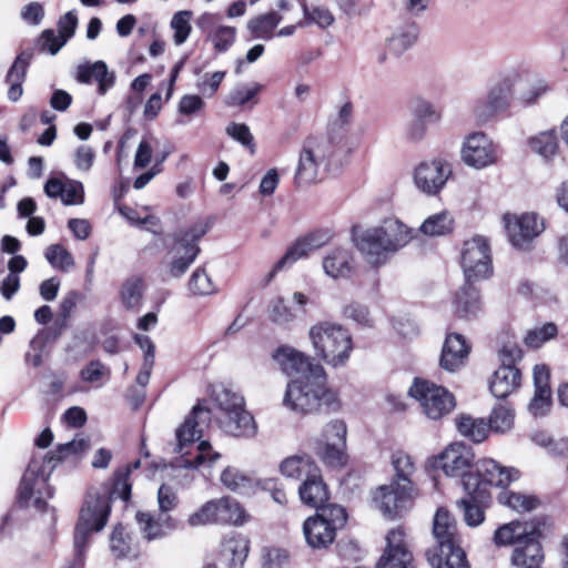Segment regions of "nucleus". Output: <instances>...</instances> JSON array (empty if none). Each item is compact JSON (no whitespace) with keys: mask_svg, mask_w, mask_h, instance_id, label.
Instances as JSON below:
<instances>
[{"mask_svg":"<svg viewBox=\"0 0 568 568\" xmlns=\"http://www.w3.org/2000/svg\"><path fill=\"white\" fill-rule=\"evenodd\" d=\"M454 229V217L448 211H442L428 216L420 225V232L428 236H442Z\"/></svg>","mask_w":568,"mask_h":568,"instance_id":"obj_41","label":"nucleus"},{"mask_svg":"<svg viewBox=\"0 0 568 568\" xmlns=\"http://www.w3.org/2000/svg\"><path fill=\"white\" fill-rule=\"evenodd\" d=\"M353 241L364 260L372 266H381L392 255L376 226L355 227Z\"/></svg>","mask_w":568,"mask_h":568,"instance_id":"obj_18","label":"nucleus"},{"mask_svg":"<svg viewBox=\"0 0 568 568\" xmlns=\"http://www.w3.org/2000/svg\"><path fill=\"white\" fill-rule=\"evenodd\" d=\"M455 307L460 317L475 315L480 310L479 294L476 287L467 282L456 295Z\"/></svg>","mask_w":568,"mask_h":568,"instance_id":"obj_40","label":"nucleus"},{"mask_svg":"<svg viewBox=\"0 0 568 568\" xmlns=\"http://www.w3.org/2000/svg\"><path fill=\"white\" fill-rule=\"evenodd\" d=\"M196 449H197V455L194 457V459L193 460H189V459L182 460L180 464L182 467L196 468L200 465L205 464V463H207L209 465H213L221 457V455L217 452L213 450L211 444L206 440L200 442L196 446Z\"/></svg>","mask_w":568,"mask_h":568,"instance_id":"obj_56","label":"nucleus"},{"mask_svg":"<svg viewBox=\"0 0 568 568\" xmlns=\"http://www.w3.org/2000/svg\"><path fill=\"white\" fill-rule=\"evenodd\" d=\"M460 265L468 283L484 280L491 275L490 246L481 235H476L464 242Z\"/></svg>","mask_w":568,"mask_h":568,"instance_id":"obj_12","label":"nucleus"},{"mask_svg":"<svg viewBox=\"0 0 568 568\" xmlns=\"http://www.w3.org/2000/svg\"><path fill=\"white\" fill-rule=\"evenodd\" d=\"M386 541V549L376 564V568H414L413 555L406 547L402 529H392Z\"/></svg>","mask_w":568,"mask_h":568,"instance_id":"obj_21","label":"nucleus"},{"mask_svg":"<svg viewBox=\"0 0 568 568\" xmlns=\"http://www.w3.org/2000/svg\"><path fill=\"white\" fill-rule=\"evenodd\" d=\"M475 494H468L469 497L457 500L456 506L463 514L465 524L469 527H477L485 520L483 508L476 503Z\"/></svg>","mask_w":568,"mask_h":568,"instance_id":"obj_48","label":"nucleus"},{"mask_svg":"<svg viewBox=\"0 0 568 568\" xmlns=\"http://www.w3.org/2000/svg\"><path fill=\"white\" fill-rule=\"evenodd\" d=\"M504 225L510 243L517 248H527L529 243L544 230V224L535 213L521 215L506 213Z\"/></svg>","mask_w":568,"mask_h":568,"instance_id":"obj_16","label":"nucleus"},{"mask_svg":"<svg viewBox=\"0 0 568 568\" xmlns=\"http://www.w3.org/2000/svg\"><path fill=\"white\" fill-rule=\"evenodd\" d=\"M231 422L239 426L237 432L226 433L234 437H253L256 435L257 426L253 416L245 409V406L239 412L230 414Z\"/></svg>","mask_w":568,"mask_h":568,"instance_id":"obj_50","label":"nucleus"},{"mask_svg":"<svg viewBox=\"0 0 568 568\" xmlns=\"http://www.w3.org/2000/svg\"><path fill=\"white\" fill-rule=\"evenodd\" d=\"M551 406V389L535 390L528 410L535 417L545 416Z\"/></svg>","mask_w":568,"mask_h":568,"instance_id":"obj_63","label":"nucleus"},{"mask_svg":"<svg viewBox=\"0 0 568 568\" xmlns=\"http://www.w3.org/2000/svg\"><path fill=\"white\" fill-rule=\"evenodd\" d=\"M457 432L473 443H483L489 434V425L483 418L460 414L455 419Z\"/></svg>","mask_w":568,"mask_h":568,"instance_id":"obj_38","label":"nucleus"},{"mask_svg":"<svg viewBox=\"0 0 568 568\" xmlns=\"http://www.w3.org/2000/svg\"><path fill=\"white\" fill-rule=\"evenodd\" d=\"M264 85L258 82L239 83L226 95L225 105L231 108H252L258 103V94Z\"/></svg>","mask_w":568,"mask_h":568,"instance_id":"obj_36","label":"nucleus"},{"mask_svg":"<svg viewBox=\"0 0 568 568\" xmlns=\"http://www.w3.org/2000/svg\"><path fill=\"white\" fill-rule=\"evenodd\" d=\"M498 500L518 513L531 511L539 505V500L535 496L513 490L501 491Z\"/></svg>","mask_w":568,"mask_h":568,"instance_id":"obj_44","label":"nucleus"},{"mask_svg":"<svg viewBox=\"0 0 568 568\" xmlns=\"http://www.w3.org/2000/svg\"><path fill=\"white\" fill-rule=\"evenodd\" d=\"M212 399L216 407L215 419L220 428L224 433L237 432L239 426L231 422L230 414L245 406L244 398L229 388L220 387L214 389Z\"/></svg>","mask_w":568,"mask_h":568,"instance_id":"obj_22","label":"nucleus"},{"mask_svg":"<svg viewBox=\"0 0 568 568\" xmlns=\"http://www.w3.org/2000/svg\"><path fill=\"white\" fill-rule=\"evenodd\" d=\"M392 464L395 469V477L392 481L414 489L412 477L415 473V465L412 457L404 452H396L392 456Z\"/></svg>","mask_w":568,"mask_h":568,"instance_id":"obj_42","label":"nucleus"},{"mask_svg":"<svg viewBox=\"0 0 568 568\" xmlns=\"http://www.w3.org/2000/svg\"><path fill=\"white\" fill-rule=\"evenodd\" d=\"M135 520L142 537L148 541H153L165 537L175 528L171 516L161 514L158 517L150 511H138Z\"/></svg>","mask_w":568,"mask_h":568,"instance_id":"obj_28","label":"nucleus"},{"mask_svg":"<svg viewBox=\"0 0 568 568\" xmlns=\"http://www.w3.org/2000/svg\"><path fill=\"white\" fill-rule=\"evenodd\" d=\"M521 374L516 366H499L490 381V392L496 398H505L520 385Z\"/></svg>","mask_w":568,"mask_h":568,"instance_id":"obj_33","label":"nucleus"},{"mask_svg":"<svg viewBox=\"0 0 568 568\" xmlns=\"http://www.w3.org/2000/svg\"><path fill=\"white\" fill-rule=\"evenodd\" d=\"M111 513V496L103 491L90 490L79 513L74 529V561L71 568L81 567L87 546L92 534L101 531Z\"/></svg>","mask_w":568,"mask_h":568,"instance_id":"obj_2","label":"nucleus"},{"mask_svg":"<svg viewBox=\"0 0 568 568\" xmlns=\"http://www.w3.org/2000/svg\"><path fill=\"white\" fill-rule=\"evenodd\" d=\"M250 520V514L234 498L221 497L203 504L187 518L191 527L205 525L243 526Z\"/></svg>","mask_w":568,"mask_h":568,"instance_id":"obj_7","label":"nucleus"},{"mask_svg":"<svg viewBox=\"0 0 568 568\" xmlns=\"http://www.w3.org/2000/svg\"><path fill=\"white\" fill-rule=\"evenodd\" d=\"M282 20L283 17L275 11L260 14L248 20L247 29L254 38L270 40L273 38L274 30Z\"/></svg>","mask_w":568,"mask_h":568,"instance_id":"obj_39","label":"nucleus"},{"mask_svg":"<svg viewBox=\"0 0 568 568\" xmlns=\"http://www.w3.org/2000/svg\"><path fill=\"white\" fill-rule=\"evenodd\" d=\"M274 359L280 364L282 371L294 379L310 377H322L324 368L314 364L310 356L290 346L280 347L274 354Z\"/></svg>","mask_w":568,"mask_h":568,"instance_id":"obj_17","label":"nucleus"},{"mask_svg":"<svg viewBox=\"0 0 568 568\" xmlns=\"http://www.w3.org/2000/svg\"><path fill=\"white\" fill-rule=\"evenodd\" d=\"M413 116L417 120H424L426 123H434L440 120V112L435 105L426 99L414 98L409 104Z\"/></svg>","mask_w":568,"mask_h":568,"instance_id":"obj_53","label":"nucleus"},{"mask_svg":"<svg viewBox=\"0 0 568 568\" xmlns=\"http://www.w3.org/2000/svg\"><path fill=\"white\" fill-rule=\"evenodd\" d=\"M210 420V409L201 403L196 404L175 432L176 446L174 450L181 455L189 454L185 449L202 437L203 429L209 425Z\"/></svg>","mask_w":568,"mask_h":568,"instance_id":"obj_19","label":"nucleus"},{"mask_svg":"<svg viewBox=\"0 0 568 568\" xmlns=\"http://www.w3.org/2000/svg\"><path fill=\"white\" fill-rule=\"evenodd\" d=\"M89 448V440L85 438H75L69 443L61 444L57 448V454L54 453H48L45 456V459H48L49 463L51 462H59L62 458L72 455L78 454L81 452H84Z\"/></svg>","mask_w":568,"mask_h":568,"instance_id":"obj_58","label":"nucleus"},{"mask_svg":"<svg viewBox=\"0 0 568 568\" xmlns=\"http://www.w3.org/2000/svg\"><path fill=\"white\" fill-rule=\"evenodd\" d=\"M47 261L57 270L68 272L74 266L71 253L61 244H52L45 248Z\"/></svg>","mask_w":568,"mask_h":568,"instance_id":"obj_51","label":"nucleus"},{"mask_svg":"<svg viewBox=\"0 0 568 568\" xmlns=\"http://www.w3.org/2000/svg\"><path fill=\"white\" fill-rule=\"evenodd\" d=\"M280 470L283 476L295 480L308 479L320 470V467L307 455H294L285 458L281 465Z\"/></svg>","mask_w":568,"mask_h":568,"instance_id":"obj_34","label":"nucleus"},{"mask_svg":"<svg viewBox=\"0 0 568 568\" xmlns=\"http://www.w3.org/2000/svg\"><path fill=\"white\" fill-rule=\"evenodd\" d=\"M527 81L524 74L517 70H509L495 79L483 98L474 101L470 108L471 116L476 124L485 125L493 121L500 113L510 108L515 93L525 102L535 101L544 91V88H535L531 93L525 91Z\"/></svg>","mask_w":568,"mask_h":568,"instance_id":"obj_1","label":"nucleus"},{"mask_svg":"<svg viewBox=\"0 0 568 568\" xmlns=\"http://www.w3.org/2000/svg\"><path fill=\"white\" fill-rule=\"evenodd\" d=\"M475 477L479 483L477 488V493H479L485 484L497 487L508 486L511 481L519 478V471L515 468L503 467L494 459L485 458L477 462Z\"/></svg>","mask_w":568,"mask_h":568,"instance_id":"obj_24","label":"nucleus"},{"mask_svg":"<svg viewBox=\"0 0 568 568\" xmlns=\"http://www.w3.org/2000/svg\"><path fill=\"white\" fill-rule=\"evenodd\" d=\"M316 251L311 246V243L305 236L296 240L285 252V254L274 264L273 268L265 277V285L272 282L275 275L293 265L298 260L308 256L312 252Z\"/></svg>","mask_w":568,"mask_h":568,"instance_id":"obj_35","label":"nucleus"},{"mask_svg":"<svg viewBox=\"0 0 568 568\" xmlns=\"http://www.w3.org/2000/svg\"><path fill=\"white\" fill-rule=\"evenodd\" d=\"M209 229V223L197 222L174 235V244L170 250L173 256L168 265L171 276L181 277L187 271L200 253L197 242Z\"/></svg>","mask_w":568,"mask_h":568,"instance_id":"obj_9","label":"nucleus"},{"mask_svg":"<svg viewBox=\"0 0 568 568\" xmlns=\"http://www.w3.org/2000/svg\"><path fill=\"white\" fill-rule=\"evenodd\" d=\"M418 37L417 27L409 24L387 39V49L395 55H400L416 42Z\"/></svg>","mask_w":568,"mask_h":568,"instance_id":"obj_45","label":"nucleus"},{"mask_svg":"<svg viewBox=\"0 0 568 568\" xmlns=\"http://www.w3.org/2000/svg\"><path fill=\"white\" fill-rule=\"evenodd\" d=\"M189 288L196 295H209L215 292L211 277L203 268H197L191 275Z\"/></svg>","mask_w":568,"mask_h":568,"instance_id":"obj_60","label":"nucleus"},{"mask_svg":"<svg viewBox=\"0 0 568 568\" xmlns=\"http://www.w3.org/2000/svg\"><path fill=\"white\" fill-rule=\"evenodd\" d=\"M110 549L115 558L128 557L131 552L130 537L121 525L116 526L111 534Z\"/></svg>","mask_w":568,"mask_h":568,"instance_id":"obj_57","label":"nucleus"},{"mask_svg":"<svg viewBox=\"0 0 568 568\" xmlns=\"http://www.w3.org/2000/svg\"><path fill=\"white\" fill-rule=\"evenodd\" d=\"M222 484L230 490L237 491L250 485V478L235 467H226L221 474Z\"/></svg>","mask_w":568,"mask_h":568,"instance_id":"obj_61","label":"nucleus"},{"mask_svg":"<svg viewBox=\"0 0 568 568\" xmlns=\"http://www.w3.org/2000/svg\"><path fill=\"white\" fill-rule=\"evenodd\" d=\"M452 175L450 164L443 159L420 162L414 170L413 181L418 191L426 195L438 194Z\"/></svg>","mask_w":568,"mask_h":568,"instance_id":"obj_14","label":"nucleus"},{"mask_svg":"<svg viewBox=\"0 0 568 568\" xmlns=\"http://www.w3.org/2000/svg\"><path fill=\"white\" fill-rule=\"evenodd\" d=\"M532 152L545 160L551 159L558 151V139L554 130L540 132L529 139Z\"/></svg>","mask_w":568,"mask_h":568,"instance_id":"obj_43","label":"nucleus"},{"mask_svg":"<svg viewBox=\"0 0 568 568\" xmlns=\"http://www.w3.org/2000/svg\"><path fill=\"white\" fill-rule=\"evenodd\" d=\"M75 80L82 84L95 82L98 94L104 95L115 83V74L110 71L105 62L95 61L78 65Z\"/></svg>","mask_w":568,"mask_h":568,"instance_id":"obj_25","label":"nucleus"},{"mask_svg":"<svg viewBox=\"0 0 568 568\" xmlns=\"http://www.w3.org/2000/svg\"><path fill=\"white\" fill-rule=\"evenodd\" d=\"M558 333L557 326L555 323L549 322L545 323L540 327H535L527 332L524 343L527 347L530 348H539L546 342L556 337Z\"/></svg>","mask_w":568,"mask_h":568,"instance_id":"obj_52","label":"nucleus"},{"mask_svg":"<svg viewBox=\"0 0 568 568\" xmlns=\"http://www.w3.org/2000/svg\"><path fill=\"white\" fill-rule=\"evenodd\" d=\"M143 297V281L141 277H129L121 287V301L128 310H138Z\"/></svg>","mask_w":568,"mask_h":568,"instance_id":"obj_47","label":"nucleus"},{"mask_svg":"<svg viewBox=\"0 0 568 568\" xmlns=\"http://www.w3.org/2000/svg\"><path fill=\"white\" fill-rule=\"evenodd\" d=\"M408 394L419 403L424 415L433 420L448 415L456 405L452 393L426 379L415 378Z\"/></svg>","mask_w":568,"mask_h":568,"instance_id":"obj_10","label":"nucleus"},{"mask_svg":"<svg viewBox=\"0 0 568 568\" xmlns=\"http://www.w3.org/2000/svg\"><path fill=\"white\" fill-rule=\"evenodd\" d=\"M298 496L304 505L315 508L316 511L329 505L326 504L329 498V491L323 480L321 469L308 479H304V481L301 483L298 486Z\"/></svg>","mask_w":568,"mask_h":568,"instance_id":"obj_31","label":"nucleus"},{"mask_svg":"<svg viewBox=\"0 0 568 568\" xmlns=\"http://www.w3.org/2000/svg\"><path fill=\"white\" fill-rule=\"evenodd\" d=\"M539 531L527 523L511 521L497 528L494 541L498 546L518 542L511 562L517 568H542L544 554L538 541Z\"/></svg>","mask_w":568,"mask_h":568,"instance_id":"obj_4","label":"nucleus"},{"mask_svg":"<svg viewBox=\"0 0 568 568\" xmlns=\"http://www.w3.org/2000/svg\"><path fill=\"white\" fill-rule=\"evenodd\" d=\"M500 366H515L521 359L523 351L515 341H507L498 351Z\"/></svg>","mask_w":568,"mask_h":568,"instance_id":"obj_64","label":"nucleus"},{"mask_svg":"<svg viewBox=\"0 0 568 568\" xmlns=\"http://www.w3.org/2000/svg\"><path fill=\"white\" fill-rule=\"evenodd\" d=\"M37 469V463L34 460L31 462L21 479L19 486V499L21 503L28 504L34 496L36 488L39 489L47 485L45 479L39 477Z\"/></svg>","mask_w":568,"mask_h":568,"instance_id":"obj_46","label":"nucleus"},{"mask_svg":"<svg viewBox=\"0 0 568 568\" xmlns=\"http://www.w3.org/2000/svg\"><path fill=\"white\" fill-rule=\"evenodd\" d=\"M469 352L470 346L463 335L457 333L448 334L442 349L440 367L448 372L459 369L464 366Z\"/></svg>","mask_w":568,"mask_h":568,"instance_id":"obj_27","label":"nucleus"},{"mask_svg":"<svg viewBox=\"0 0 568 568\" xmlns=\"http://www.w3.org/2000/svg\"><path fill=\"white\" fill-rule=\"evenodd\" d=\"M224 71L205 73L201 81L196 83L199 92L205 98H212L217 92L222 81L225 78Z\"/></svg>","mask_w":568,"mask_h":568,"instance_id":"obj_62","label":"nucleus"},{"mask_svg":"<svg viewBox=\"0 0 568 568\" xmlns=\"http://www.w3.org/2000/svg\"><path fill=\"white\" fill-rule=\"evenodd\" d=\"M414 489L390 481L379 486L373 494V501L378 510L388 518H395L413 497Z\"/></svg>","mask_w":568,"mask_h":568,"instance_id":"obj_20","label":"nucleus"},{"mask_svg":"<svg viewBox=\"0 0 568 568\" xmlns=\"http://www.w3.org/2000/svg\"><path fill=\"white\" fill-rule=\"evenodd\" d=\"M331 155V145L326 139L310 136L302 146L295 172V182L307 185L320 179L322 166Z\"/></svg>","mask_w":568,"mask_h":568,"instance_id":"obj_11","label":"nucleus"},{"mask_svg":"<svg viewBox=\"0 0 568 568\" xmlns=\"http://www.w3.org/2000/svg\"><path fill=\"white\" fill-rule=\"evenodd\" d=\"M375 226L392 255L405 247L413 239L412 229L396 217H387Z\"/></svg>","mask_w":568,"mask_h":568,"instance_id":"obj_30","label":"nucleus"},{"mask_svg":"<svg viewBox=\"0 0 568 568\" xmlns=\"http://www.w3.org/2000/svg\"><path fill=\"white\" fill-rule=\"evenodd\" d=\"M268 318L275 324L284 325L291 323L295 318V315L285 303L284 298L277 297L268 305Z\"/></svg>","mask_w":568,"mask_h":568,"instance_id":"obj_59","label":"nucleus"},{"mask_svg":"<svg viewBox=\"0 0 568 568\" xmlns=\"http://www.w3.org/2000/svg\"><path fill=\"white\" fill-rule=\"evenodd\" d=\"M250 541L240 534L226 535L220 546L216 565L220 568H242L250 550Z\"/></svg>","mask_w":568,"mask_h":568,"instance_id":"obj_23","label":"nucleus"},{"mask_svg":"<svg viewBox=\"0 0 568 568\" xmlns=\"http://www.w3.org/2000/svg\"><path fill=\"white\" fill-rule=\"evenodd\" d=\"M346 521L347 514L341 505L331 504L320 508L303 524V534L307 545L313 549L328 548L335 540L336 531L342 529Z\"/></svg>","mask_w":568,"mask_h":568,"instance_id":"obj_6","label":"nucleus"},{"mask_svg":"<svg viewBox=\"0 0 568 568\" xmlns=\"http://www.w3.org/2000/svg\"><path fill=\"white\" fill-rule=\"evenodd\" d=\"M475 455L473 449L464 443L456 442L448 445L437 457L436 465L448 477H462L467 494L477 493L479 483L469 469Z\"/></svg>","mask_w":568,"mask_h":568,"instance_id":"obj_8","label":"nucleus"},{"mask_svg":"<svg viewBox=\"0 0 568 568\" xmlns=\"http://www.w3.org/2000/svg\"><path fill=\"white\" fill-rule=\"evenodd\" d=\"M514 409L508 404H498L489 417V432L506 433L514 426Z\"/></svg>","mask_w":568,"mask_h":568,"instance_id":"obj_49","label":"nucleus"},{"mask_svg":"<svg viewBox=\"0 0 568 568\" xmlns=\"http://www.w3.org/2000/svg\"><path fill=\"white\" fill-rule=\"evenodd\" d=\"M191 18L192 12L186 10L179 11L172 17L171 28L174 31L173 40L175 44L181 45L189 38L192 30Z\"/></svg>","mask_w":568,"mask_h":568,"instance_id":"obj_54","label":"nucleus"},{"mask_svg":"<svg viewBox=\"0 0 568 568\" xmlns=\"http://www.w3.org/2000/svg\"><path fill=\"white\" fill-rule=\"evenodd\" d=\"M47 339L48 334L44 332H40L30 341L29 351L26 353L24 356L27 364H30L33 367H39L42 365L43 358L47 356Z\"/></svg>","mask_w":568,"mask_h":568,"instance_id":"obj_55","label":"nucleus"},{"mask_svg":"<svg viewBox=\"0 0 568 568\" xmlns=\"http://www.w3.org/2000/svg\"><path fill=\"white\" fill-rule=\"evenodd\" d=\"M197 26L207 34L214 48L220 52L226 51L235 40L236 29L219 24V19L215 14H202L197 21Z\"/></svg>","mask_w":568,"mask_h":568,"instance_id":"obj_29","label":"nucleus"},{"mask_svg":"<svg viewBox=\"0 0 568 568\" xmlns=\"http://www.w3.org/2000/svg\"><path fill=\"white\" fill-rule=\"evenodd\" d=\"M283 405L296 413L310 414L323 407L336 409L337 395L326 387V373L322 377L297 378L287 384Z\"/></svg>","mask_w":568,"mask_h":568,"instance_id":"obj_3","label":"nucleus"},{"mask_svg":"<svg viewBox=\"0 0 568 568\" xmlns=\"http://www.w3.org/2000/svg\"><path fill=\"white\" fill-rule=\"evenodd\" d=\"M460 158L467 166L483 170L498 163L500 151L498 144L488 134L477 131L465 136Z\"/></svg>","mask_w":568,"mask_h":568,"instance_id":"obj_13","label":"nucleus"},{"mask_svg":"<svg viewBox=\"0 0 568 568\" xmlns=\"http://www.w3.org/2000/svg\"><path fill=\"white\" fill-rule=\"evenodd\" d=\"M325 274L334 280L348 277L352 273V255L345 248H335L323 258Z\"/></svg>","mask_w":568,"mask_h":568,"instance_id":"obj_37","label":"nucleus"},{"mask_svg":"<svg viewBox=\"0 0 568 568\" xmlns=\"http://www.w3.org/2000/svg\"><path fill=\"white\" fill-rule=\"evenodd\" d=\"M433 537L435 539L434 546L443 545L446 547L448 544L462 542L457 521L450 511L445 507L437 508L434 515Z\"/></svg>","mask_w":568,"mask_h":568,"instance_id":"obj_32","label":"nucleus"},{"mask_svg":"<svg viewBox=\"0 0 568 568\" xmlns=\"http://www.w3.org/2000/svg\"><path fill=\"white\" fill-rule=\"evenodd\" d=\"M346 425L343 420L335 419L326 425L321 437L316 442L317 455L332 466L343 462V454L346 448Z\"/></svg>","mask_w":568,"mask_h":568,"instance_id":"obj_15","label":"nucleus"},{"mask_svg":"<svg viewBox=\"0 0 568 568\" xmlns=\"http://www.w3.org/2000/svg\"><path fill=\"white\" fill-rule=\"evenodd\" d=\"M310 339L317 356L333 367L344 366L353 351L349 332L334 322H320L308 332Z\"/></svg>","mask_w":568,"mask_h":568,"instance_id":"obj_5","label":"nucleus"},{"mask_svg":"<svg viewBox=\"0 0 568 568\" xmlns=\"http://www.w3.org/2000/svg\"><path fill=\"white\" fill-rule=\"evenodd\" d=\"M462 542L448 544L446 547L433 546L426 551V557L433 568H469L466 552Z\"/></svg>","mask_w":568,"mask_h":568,"instance_id":"obj_26","label":"nucleus"}]
</instances>
